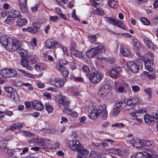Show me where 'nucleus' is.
I'll return each instance as SVG.
<instances>
[{"instance_id": "obj_49", "label": "nucleus", "mask_w": 158, "mask_h": 158, "mask_svg": "<svg viewBox=\"0 0 158 158\" xmlns=\"http://www.w3.org/2000/svg\"><path fill=\"white\" fill-rule=\"evenodd\" d=\"M69 0H56L58 4L60 6H62L63 4H66Z\"/></svg>"}, {"instance_id": "obj_45", "label": "nucleus", "mask_w": 158, "mask_h": 158, "mask_svg": "<svg viewBox=\"0 0 158 158\" xmlns=\"http://www.w3.org/2000/svg\"><path fill=\"white\" fill-rule=\"evenodd\" d=\"M108 93V92H106V90H105L103 88L101 87L99 90L98 94L100 97H102L104 95H105Z\"/></svg>"}, {"instance_id": "obj_59", "label": "nucleus", "mask_w": 158, "mask_h": 158, "mask_svg": "<svg viewBox=\"0 0 158 158\" xmlns=\"http://www.w3.org/2000/svg\"><path fill=\"white\" fill-rule=\"evenodd\" d=\"M103 113L102 114L101 117L102 119L105 120L107 117V110H106L103 111Z\"/></svg>"}, {"instance_id": "obj_51", "label": "nucleus", "mask_w": 158, "mask_h": 158, "mask_svg": "<svg viewBox=\"0 0 158 158\" xmlns=\"http://www.w3.org/2000/svg\"><path fill=\"white\" fill-rule=\"evenodd\" d=\"M82 69L84 72L86 73L87 76V74L89 73H88L89 71V69L88 67L85 65H84L82 67Z\"/></svg>"}, {"instance_id": "obj_19", "label": "nucleus", "mask_w": 158, "mask_h": 158, "mask_svg": "<svg viewBox=\"0 0 158 158\" xmlns=\"http://www.w3.org/2000/svg\"><path fill=\"white\" fill-rule=\"evenodd\" d=\"M144 119L145 122L149 124H153L154 122H156L155 118L149 114H146L144 116Z\"/></svg>"}, {"instance_id": "obj_30", "label": "nucleus", "mask_w": 158, "mask_h": 158, "mask_svg": "<svg viewBox=\"0 0 158 158\" xmlns=\"http://www.w3.org/2000/svg\"><path fill=\"white\" fill-rule=\"evenodd\" d=\"M106 107L105 104H102L100 105L96 110L97 111V114L98 115H100L101 113L106 110Z\"/></svg>"}, {"instance_id": "obj_25", "label": "nucleus", "mask_w": 158, "mask_h": 158, "mask_svg": "<svg viewBox=\"0 0 158 158\" xmlns=\"http://www.w3.org/2000/svg\"><path fill=\"white\" fill-rule=\"evenodd\" d=\"M72 54L76 57H82L83 56L82 52L79 51L74 47L70 48Z\"/></svg>"}, {"instance_id": "obj_44", "label": "nucleus", "mask_w": 158, "mask_h": 158, "mask_svg": "<svg viewBox=\"0 0 158 158\" xmlns=\"http://www.w3.org/2000/svg\"><path fill=\"white\" fill-rule=\"evenodd\" d=\"M94 13L102 16L104 15V11L101 8L97 9L95 11H94Z\"/></svg>"}, {"instance_id": "obj_17", "label": "nucleus", "mask_w": 158, "mask_h": 158, "mask_svg": "<svg viewBox=\"0 0 158 158\" xmlns=\"http://www.w3.org/2000/svg\"><path fill=\"white\" fill-rule=\"evenodd\" d=\"M136 158H147L148 157H152L154 158L155 156L152 154L148 153L147 151L143 150L142 152H138L136 154Z\"/></svg>"}, {"instance_id": "obj_11", "label": "nucleus", "mask_w": 158, "mask_h": 158, "mask_svg": "<svg viewBox=\"0 0 158 158\" xmlns=\"http://www.w3.org/2000/svg\"><path fill=\"white\" fill-rule=\"evenodd\" d=\"M56 101L60 105H63L64 107H67L69 105V101L64 96L60 95L56 99Z\"/></svg>"}, {"instance_id": "obj_16", "label": "nucleus", "mask_w": 158, "mask_h": 158, "mask_svg": "<svg viewBox=\"0 0 158 158\" xmlns=\"http://www.w3.org/2000/svg\"><path fill=\"white\" fill-rule=\"evenodd\" d=\"M64 81L62 79L54 77L50 81V83L51 84L56 87H60L63 85Z\"/></svg>"}, {"instance_id": "obj_15", "label": "nucleus", "mask_w": 158, "mask_h": 158, "mask_svg": "<svg viewBox=\"0 0 158 158\" xmlns=\"http://www.w3.org/2000/svg\"><path fill=\"white\" fill-rule=\"evenodd\" d=\"M108 152L110 153L117 154L120 156H122L125 155L126 151L123 149L113 148L108 149Z\"/></svg>"}, {"instance_id": "obj_12", "label": "nucleus", "mask_w": 158, "mask_h": 158, "mask_svg": "<svg viewBox=\"0 0 158 158\" xmlns=\"http://www.w3.org/2000/svg\"><path fill=\"white\" fill-rule=\"evenodd\" d=\"M128 69L133 73H137L139 69L138 65L133 61H129L127 63Z\"/></svg>"}, {"instance_id": "obj_29", "label": "nucleus", "mask_w": 158, "mask_h": 158, "mask_svg": "<svg viewBox=\"0 0 158 158\" xmlns=\"http://www.w3.org/2000/svg\"><path fill=\"white\" fill-rule=\"evenodd\" d=\"M9 15L10 16H12L15 19L19 18L20 15L19 12L18 10L14 9L10 11Z\"/></svg>"}, {"instance_id": "obj_54", "label": "nucleus", "mask_w": 158, "mask_h": 158, "mask_svg": "<svg viewBox=\"0 0 158 158\" xmlns=\"http://www.w3.org/2000/svg\"><path fill=\"white\" fill-rule=\"evenodd\" d=\"M127 91L126 89L123 86H120L118 89V92L119 93H125Z\"/></svg>"}, {"instance_id": "obj_39", "label": "nucleus", "mask_w": 158, "mask_h": 158, "mask_svg": "<svg viewBox=\"0 0 158 158\" xmlns=\"http://www.w3.org/2000/svg\"><path fill=\"white\" fill-rule=\"evenodd\" d=\"M8 69H3L0 71V74L2 77L7 78Z\"/></svg>"}, {"instance_id": "obj_21", "label": "nucleus", "mask_w": 158, "mask_h": 158, "mask_svg": "<svg viewBox=\"0 0 158 158\" xmlns=\"http://www.w3.org/2000/svg\"><path fill=\"white\" fill-rule=\"evenodd\" d=\"M120 52L125 56H127L130 54V50L126 46H123L120 49Z\"/></svg>"}, {"instance_id": "obj_41", "label": "nucleus", "mask_w": 158, "mask_h": 158, "mask_svg": "<svg viewBox=\"0 0 158 158\" xmlns=\"http://www.w3.org/2000/svg\"><path fill=\"white\" fill-rule=\"evenodd\" d=\"M15 19L14 17L10 16L9 15L7 17L6 21L8 24H11L15 22Z\"/></svg>"}, {"instance_id": "obj_40", "label": "nucleus", "mask_w": 158, "mask_h": 158, "mask_svg": "<svg viewBox=\"0 0 158 158\" xmlns=\"http://www.w3.org/2000/svg\"><path fill=\"white\" fill-rule=\"evenodd\" d=\"M152 89L151 88H147L144 89V92L148 95L149 100L151 99L152 98Z\"/></svg>"}, {"instance_id": "obj_58", "label": "nucleus", "mask_w": 158, "mask_h": 158, "mask_svg": "<svg viewBox=\"0 0 158 158\" xmlns=\"http://www.w3.org/2000/svg\"><path fill=\"white\" fill-rule=\"evenodd\" d=\"M106 20L109 23L113 24L114 25L115 23V20L114 19H112L110 17H107L106 19Z\"/></svg>"}, {"instance_id": "obj_23", "label": "nucleus", "mask_w": 158, "mask_h": 158, "mask_svg": "<svg viewBox=\"0 0 158 158\" xmlns=\"http://www.w3.org/2000/svg\"><path fill=\"white\" fill-rule=\"evenodd\" d=\"M28 142L30 143H34L37 144H42L45 142V140L41 138L37 137L29 140Z\"/></svg>"}, {"instance_id": "obj_37", "label": "nucleus", "mask_w": 158, "mask_h": 158, "mask_svg": "<svg viewBox=\"0 0 158 158\" xmlns=\"http://www.w3.org/2000/svg\"><path fill=\"white\" fill-rule=\"evenodd\" d=\"M108 3L110 7L114 9L118 7V3L114 0L110 1L108 2Z\"/></svg>"}, {"instance_id": "obj_6", "label": "nucleus", "mask_w": 158, "mask_h": 158, "mask_svg": "<svg viewBox=\"0 0 158 158\" xmlns=\"http://www.w3.org/2000/svg\"><path fill=\"white\" fill-rule=\"evenodd\" d=\"M126 106V103L123 100H118L116 104L113 112V115L116 116L120 111L121 109H123Z\"/></svg>"}, {"instance_id": "obj_57", "label": "nucleus", "mask_w": 158, "mask_h": 158, "mask_svg": "<svg viewBox=\"0 0 158 158\" xmlns=\"http://www.w3.org/2000/svg\"><path fill=\"white\" fill-rule=\"evenodd\" d=\"M95 105L92 103L89 104L88 106V108L93 111H95Z\"/></svg>"}, {"instance_id": "obj_14", "label": "nucleus", "mask_w": 158, "mask_h": 158, "mask_svg": "<svg viewBox=\"0 0 158 158\" xmlns=\"http://www.w3.org/2000/svg\"><path fill=\"white\" fill-rule=\"evenodd\" d=\"M77 158H87L89 157V151L88 150L84 149H81L77 152Z\"/></svg>"}, {"instance_id": "obj_55", "label": "nucleus", "mask_w": 158, "mask_h": 158, "mask_svg": "<svg viewBox=\"0 0 158 158\" xmlns=\"http://www.w3.org/2000/svg\"><path fill=\"white\" fill-rule=\"evenodd\" d=\"M132 90L135 93H137L139 90L140 88L139 86L136 85H133L131 86Z\"/></svg>"}, {"instance_id": "obj_2", "label": "nucleus", "mask_w": 158, "mask_h": 158, "mask_svg": "<svg viewBox=\"0 0 158 158\" xmlns=\"http://www.w3.org/2000/svg\"><path fill=\"white\" fill-rule=\"evenodd\" d=\"M46 47L48 49H54L57 48H62L64 54L69 56V54L66 47H63L58 42L52 39H50L45 42Z\"/></svg>"}, {"instance_id": "obj_31", "label": "nucleus", "mask_w": 158, "mask_h": 158, "mask_svg": "<svg viewBox=\"0 0 158 158\" xmlns=\"http://www.w3.org/2000/svg\"><path fill=\"white\" fill-rule=\"evenodd\" d=\"M27 23V20L26 19H19L18 20L16 23V25L19 27L26 25Z\"/></svg>"}, {"instance_id": "obj_43", "label": "nucleus", "mask_w": 158, "mask_h": 158, "mask_svg": "<svg viewBox=\"0 0 158 158\" xmlns=\"http://www.w3.org/2000/svg\"><path fill=\"white\" fill-rule=\"evenodd\" d=\"M89 157H90L91 158H97L98 157V154L95 151L92 150L90 153L89 152Z\"/></svg>"}, {"instance_id": "obj_8", "label": "nucleus", "mask_w": 158, "mask_h": 158, "mask_svg": "<svg viewBox=\"0 0 158 158\" xmlns=\"http://www.w3.org/2000/svg\"><path fill=\"white\" fill-rule=\"evenodd\" d=\"M155 146V143H154L151 141H147L144 143L143 150H145L150 152L151 154L155 155V152L153 150Z\"/></svg>"}, {"instance_id": "obj_24", "label": "nucleus", "mask_w": 158, "mask_h": 158, "mask_svg": "<svg viewBox=\"0 0 158 158\" xmlns=\"http://www.w3.org/2000/svg\"><path fill=\"white\" fill-rule=\"evenodd\" d=\"M20 6L21 11L24 13H26L27 11L26 8L27 0H20Z\"/></svg>"}, {"instance_id": "obj_4", "label": "nucleus", "mask_w": 158, "mask_h": 158, "mask_svg": "<svg viewBox=\"0 0 158 158\" xmlns=\"http://www.w3.org/2000/svg\"><path fill=\"white\" fill-rule=\"evenodd\" d=\"M83 146L77 139H73L69 143V147L72 150L78 152L83 149Z\"/></svg>"}, {"instance_id": "obj_33", "label": "nucleus", "mask_w": 158, "mask_h": 158, "mask_svg": "<svg viewBox=\"0 0 158 158\" xmlns=\"http://www.w3.org/2000/svg\"><path fill=\"white\" fill-rule=\"evenodd\" d=\"M95 49V50L97 54L100 52H104L105 51L106 49L105 47L103 44H101L94 47Z\"/></svg>"}, {"instance_id": "obj_1", "label": "nucleus", "mask_w": 158, "mask_h": 158, "mask_svg": "<svg viewBox=\"0 0 158 158\" xmlns=\"http://www.w3.org/2000/svg\"><path fill=\"white\" fill-rule=\"evenodd\" d=\"M0 43L6 50L10 51H17L21 57H25L27 55L26 51L21 48V43L20 41L14 40L7 35H2L0 38Z\"/></svg>"}, {"instance_id": "obj_48", "label": "nucleus", "mask_w": 158, "mask_h": 158, "mask_svg": "<svg viewBox=\"0 0 158 158\" xmlns=\"http://www.w3.org/2000/svg\"><path fill=\"white\" fill-rule=\"evenodd\" d=\"M48 19L50 21L55 23L58 20V18L57 16L56 15L50 16Z\"/></svg>"}, {"instance_id": "obj_13", "label": "nucleus", "mask_w": 158, "mask_h": 158, "mask_svg": "<svg viewBox=\"0 0 158 158\" xmlns=\"http://www.w3.org/2000/svg\"><path fill=\"white\" fill-rule=\"evenodd\" d=\"M121 71V68L118 66H115L112 68L110 74V76L116 79L119 76V73Z\"/></svg>"}, {"instance_id": "obj_36", "label": "nucleus", "mask_w": 158, "mask_h": 158, "mask_svg": "<svg viewBox=\"0 0 158 158\" xmlns=\"http://www.w3.org/2000/svg\"><path fill=\"white\" fill-rule=\"evenodd\" d=\"M18 71L23 73L24 76H25L30 77L32 78H35V76L34 75L30 74L28 73L27 72H26L24 71L23 70L21 69H18Z\"/></svg>"}, {"instance_id": "obj_60", "label": "nucleus", "mask_w": 158, "mask_h": 158, "mask_svg": "<svg viewBox=\"0 0 158 158\" xmlns=\"http://www.w3.org/2000/svg\"><path fill=\"white\" fill-rule=\"evenodd\" d=\"M89 40L92 42H94L96 40V37L94 35H90L88 37Z\"/></svg>"}, {"instance_id": "obj_38", "label": "nucleus", "mask_w": 158, "mask_h": 158, "mask_svg": "<svg viewBox=\"0 0 158 158\" xmlns=\"http://www.w3.org/2000/svg\"><path fill=\"white\" fill-rule=\"evenodd\" d=\"M45 109L48 111V113L52 112L53 111L52 106L48 103H46L45 104Z\"/></svg>"}, {"instance_id": "obj_56", "label": "nucleus", "mask_w": 158, "mask_h": 158, "mask_svg": "<svg viewBox=\"0 0 158 158\" xmlns=\"http://www.w3.org/2000/svg\"><path fill=\"white\" fill-rule=\"evenodd\" d=\"M134 49L137 50H140L141 48V46L139 42H137V43L134 44Z\"/></svg>"}, {"instance_id": "obj_63", "label": "nucleus", "mask_w": 158, "mask_h": 158, "mask_svg": "<svg viewBox=\"0 0 158 158\" xmlns=\"http://www.w3.org/2000/svg\"><path fill=\"white\" fill-rule=\"evenodd\" d=\"M123 23L119 20H118L115 21V23L114 25V26H116L118 27H121Z\"/></svg>"}, {"instance_id": "obj_61", "label": "nucleus", "mask_w": 158, "mask_h": 158, "mask_svg": "<svg viewBox=\"0 0 158 158\" xmlns=\"http://www.w3.org/2000/svg\"><path fill=\"white\" fill-rule=\"evenodd\" d=\"M124 102L125 103L126 105L130 106L133 104V101L131 99H127L126 102L124 101Z\"/></svg>"}, {"instance_id": "obj_46", "label": "nucleus", "mask_w": 158, "mask_h": 158, "mask_svg": "<svg viewBox=\"0 0 158 158\" xmlns=\"http://www.w3.org/2000/svg\"><path fill=\"white\" fill-rule=\"evenodd\" d=\"M140 21L144 25H149L150 24V21L145 18L142 17L141 18Z\"/></svg>"}, {"instance_id": "obj_47", "label": "nucleus", "mask_w": 158, "mask_h": 158, "mask_svg": "<svg viewBox=\"0 0 158 158\" xmlns=\"http://www.w3.org/2000/svg\"><path fill=\"white\" fill-rule=\"evenodd\" d=\"M30 59L32 60L33 62L38 61V59L36 55L34 53H32L30 55Z\"/></svg>"}, {"instance_id": "obj_10", "label": "nucleus", "mask_w": 158, "mask_h": 158, "mask_svg": "<svg viewBox=\"0 0 158 158\" xmlns=\"http://www.w3.org/2000/svg\"><path fill=\"white\" fill-rule=\"evenodd\" d=\"M131 143L133 147L136 148H141L143 150L144 143L138 138H134L131 141Z\"/></svg>"}, {"instance_id": "obj_62", "label": "nucleus", "mask_w": 158, "mask_h": 158, "mask_svg": "<svg viewBox=\"0 0 158 158\" xmlns=\"http://www.w3.org/2000/svg\"><path fill=\"white\" fill-rule=\"evenodd\" d=\"M102 87L105 90H106V92H108L109 93V89L110 88V86L108 84H105L103 85Z\"/></svg>"}, {"instance_id": "obj_50", "label": "nucleus", "mask_w": 158, "mask_h": 158, "mask_svg": "<svg viewBox=\"0 0 158 158\" xmlns=\"http://www.w3.org/2000/svg\"><path fill=\"white\" fill-rule=\"evenodd\" d=\"M4 89L6 92L10 93V94L14 90L13 88L10 86L4 87Z\"/></svg>"}, {"instance_id": "obj_18", "label": "nucleus", "mask_w": 158, "mask_h": 158, "mask_svg": "<svg viewBox=\"0 0 158 158\" xmlns=\"http://www.w3.org/2000/svg\"><path fill=\"white\" fill-rule=\"evenodd\" d=\"M143 42L148 48L152 50H154L156 48V46L148 38H145L143 39Z\"/></svg>"}, {"instance_id": "obj_20", "label": "nucleus", "mask_w": 158, "mask_h": 158, "mask_svg": "<svg viewBox=\"0 0 158 158\" xmlns=\"http://www.w3.org/2000/svg\"><path fill=\"white\" fill-rule=\"evenodd\" d=\"M20 64L22 66L27 69L29 70H31L32 69V67L30 64L28 60L23 58L21 60Z\"/></svg>"}, {"instance_id": "obj_5", "label": "nucleus", "mask_w": 158, "mask_h": 158, "mask_svg": "<svg viewBox=\"0 0 158 158\" xmlns=\"http://www.w3.org/2000/svg\"><path fill=\"white\" fill-rule=\"evenodd\" d=\"M87 77L94 83L98 82L102 79V77L98 71L89 73L87 74Z\"/></svg>"}, {"instance_id": "obj_22", "label": "nucleus", "mask_w": 158, "mask_h": 158, "mask_svg": "<svg viewBox=\"0 0 158 158\" xmlns=\"http://www.w3.org/2000/svg\"><path fill=\"white\" fill-rule=\"evenodd\" d=\"M34 68L37 72H41L46 69V67L45 64L43 63H39L35 64Z\"/></svg>"}, {"instance_id": "obj_9", "label": "nucleus", "mask_w": 158, "mask_h": 158, "mask_svg": "<svg viewBox=\"0 0 158 158\" xmlns=\"http://www.w3.org/2000/svg\"><path fill=\"white\" fill-rule=\"evenodd\" d=\"M145 112V111L143 110H138L132 112L131 113V115L132 116V119L134 121H137L138 123H142L143 121V120L140 118H138V116H140V114H142L143 113Z\"/></svg>"}, {"instance_id": "obj_7", "label": "nucleus", "mask_w": 158, "mask_h": 158, "mask_svg": "<svg viewBox=\"0 0 158 158\" xmlns=\"http://www.w3.org/2000/svg\"><path fill=\"white\" fill-rule=\"evenodd\" d=\"M148 55L150 56V58L149 57L147 61L145 62L144 65L146 69L150 72H152L153 70L152 66L153 64V55L151 53H148Z\"/></svg>"}, {"instance_id": "obj_52", "label": "nucleus", "mask_w": 158, "mask_h": 158, "mask_svg": "<svg viewBox=\"0 0 158 158\" xmlns=\"http://www.w3.org/2000/svg\"><path fill=\"white\" fill-rule=\"evenodd\" d=\"M125 126V125L122 123H117L112 125V127H123Z\"/></svg>"}, {"instance_id": "obj_28", "label": "nucleus", "mask_w": 158, "mask_h": 158, "mask_svg": "<svg viewBox=\"0 0 158 158\" xmlns=\"http://www.w3.org/2000/svg\"><path fill=\"white\" fill-rule=\"evenodd\" d=\"M6 143H0V148L2 150V151L4 152H7L8 154L10 153V155L12 154V153L10 150L8 149V147L6 146Z\"/></svg>"}, {"instance_id": "obj_35", "label": "nucleus", "mask_w": 158, "mask_h": 158, "mask_svg": "<svg viewBox=\"0 0 158 158\" xmlns=\"http://www.w3.org/2000/svg\"><path fill=\"white\" fill-rule=\"evenodd\" d=\"M23 126V124L22 123H17L13 124L10 127L9 129L11 131H14L16 129H19L20 128L22 127Z\"/></svg>"}, {"instance_id": "obj_32", "label": "nucleus", "mask_w": 158, "mask_h": 158, "mask_svg": "<svg viewBox=\"0 0 158 158\" xmlns=\"http://www.w3.org/2000/svg\"><path fill=\"white\" fill-rule=\"evenodd\" d=\"M11 98L14 101H17L19 99V96L18 93L15 90L10 94Z\"/></svg>"}, {"instance_id": "obj_27", "label": "nucleus", "mask_w": 158, "mask_h": 158, "mask_svg": "<svg viewBox=\"0 0 158 158\" xmlns=\"http://www.w3.org/2000/svg\"><path fill=\"white\" fill-rule=\"evenodd\" d=\"M35 103L33 104L34 108L37 110H42L44 108L42 103L39 101L35 102Z\"/></svg>"}, {"instance_id": "obj_34", "label": "nucleus", "mask_w": 158, "mask_h": 158, "mask_svg": "<svg viewBox=\"0 0 158 158\" xmlns=\"http://www.w3.org/2000/svg\"><path fill=\"white\" fill-rule=\"evenodd\" d=\"M17 75V71L15 69H8L7 78H10L16 76Z\"/></svg>"}, {"instance_id": "obj_3", "label": "nucleus", "mask_w": 158, "mask_h": 158, "mask_svg": "<svg viewBox=\"0 0 158 158\" xmlns=\"http://www.w3.org/2000/svg\"><path fill=\"white\" fill-rule=\"evenodd\" d=\"M63 64H66V63H63L62 60L58 62L56 64L55 69L58 71L63 77H66L68 76L69 72L67 68H64L63 65H62Z\"/></svg>"}, {"instance_id": "obj_42", "label": "nucleus", "mask_w": 158, "mask_h": 158, "mask_svg": "<svg viewBox=\"0 0 158 158\" xmlns=\"http://www.w3.org/2000/svg\"><path fill=\"white\" fill-rule=\"evenodd\" d=\"M99 115L97 114V111L96 110L94 111H91L89 114L90 118L92 119H94L97 118Z\"/></svg>"}, {"instance_id": "obj_53", "label": "nucleus", "mask_w": 158, "mask_h": 158, "mask_svg": "<svg viewBox=\"0 0 158 158\" xmlns=\"http://www.w3.org/2000/svg\"><path fill=\"white\" fill-rule=\"evenodd\" d=\"M64 113L68 115H70L72 114V111L71 110L68 109L66 107H65L64 108Z\"/></svg>"}, {"instance_id": "obj_64", "label": "nucleus", "mask_w": 158, "mask_h": 158, "mask_svg": "<svg viewBox=\"0 0 158 158\" xmlns=\"http://www.w3.org/2000/svg\"><path fill=\"white\" fill-rule=\"evenodd\" d=\"M133 101V104L135 105L138 103L139 101V98L135 97L131 99Z\"/></svg>"}, {"instance_id": "obj_26", "label": "nucleus", "mask_w": 158, "mask_h": 158, "mask_svg": "<svg viewBox=\"0 0 158 158\" xmlns=\"http://www.w3.org/2000/svg\"><path fill=\"white\" fill-rule=\"evenodd\" d=\"M95 50V48H93L86 52V54L89 58H92L97 54Z\"/></svg>"}]
</instances>
